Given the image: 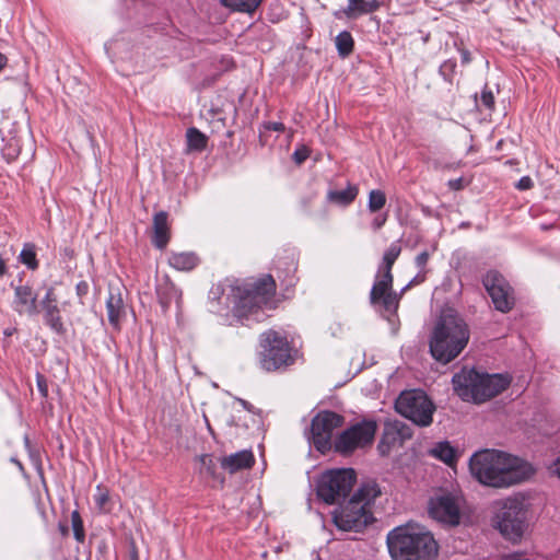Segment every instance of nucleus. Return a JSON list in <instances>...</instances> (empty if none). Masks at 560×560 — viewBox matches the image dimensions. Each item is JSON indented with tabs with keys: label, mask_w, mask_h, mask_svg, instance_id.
Masks as SVG:
<instances>
[{
	"label": "nucleus",
	"mask_w": 560,
	"mask_h": 560,
	"mask_svg": "<svg viewBox=\"0 0 560 560\" xmlns=\"http://www.w3.org/2000/svg\"><path fill=\"white\" fill-rule=\"evenodd\" d=\"M469 469L480 483L493 488L522 483L535 472L529 463L498 450L476 452L470 457Z\"/></svg>",
	"instance_id": "1"
},
{
	"label": "nucleus",
	"mask_w": 560,
	"mask_h": 560,
	"mask_svg": "<svg viewBox=\"0 0 560 560\" xmlns=\"http://www.w3.org/2000/svg\"><path fill=\"white\" fill-rule=\"evenodd\" d=\"M470 332L465 320L452 310L443 312L435 323L429 347L432 357L450 363L466 348Z\"/></svg>",
	"instance_id": "2"
},
{
	"label": "nucleus",
	"mask_w": 560,
	"mask_h": 560,
	"mask_svg": "<svg viewBox=\"0 0 560 560\" xmlns=\"http://www.w3.org/2000/svg\"><path fill=\"white\" fill-rule=\"evenodd\" d=\"M387 547L394 560H431L438 555V544L431 533L415 524L392 529Z\"/></svg>",
	"instance_id": "3"
},
{
	"label": "nucleus",
	"mask_w": 560,
	"mask_h": 560,
	"mask_svg": "<svg viewBox=\"0 0 560 560\" xmlns=\"http://www.w3.org/2000/svg\"><path fill=\"white\" fill-rule=\"evenodd\" d=\"M276 292V282L271 276H265L254 283L233 289V312L238 318H252L261 322L265 308L271 307Z\"/></svg>",
	"instance_id": "4"
},
{
	"label": "nucleus",
	"mask_w": 560,
	"mask_h": 560,
	"mask_svg": "<svg viewBox=\"0 0 560 560\" xmlns=\"http://www.w3.org/2000/svg\"><path fill=\"white\" fill-rule=\"evenodd\" d=\"M452 383L454 392L464 401L481 404L503 392L510 381L501 374L490 375L464 368L454 374Z\"/></svg>",
	"instance_id": "5"
},
{
	"label": "nucleus",
	"mask_w": 560,
	"mask_h": 560,
	"mask_svg": "<svg viewBox=\"0 0 560 560\" xmlns=\"http://www.w3.org/2000/svg\"><path fill=\"white\" fill-rule=\"evenodd\" d=\"M400 253L398 241L386 249L370 292V303L387 319L396 314L399 306V295L393 291L392 268Z\"/></svg>",
	"instance_id": "6"
},
{
	"label": "nucleus",
	"mask_w": 560,
	"mask_h": 560,
	"mask_svg": "<svg viewBox=\"0 0 560 560\" xmlns=\"http://www.w3.org/2000/svg\"><path fill=\"white\" fill-rule=\"evenodd\" d=\"M528 513L527 499L517 493L497 502L492 524L505 539L516 542L527 529Z\"/></svg>",
	"instance_id": "7"
},
{
	"label": "nucleus",
	"mask_w": 560,
	"mask_h": 560,
	"mask_svg": "<svg viewBox=\"0 0 560 560\" xmlns=\"http://www.w3.org/2000/svg\"><path fill=\"white\" fill-rule=\"evenodd\" d=\"M357 480L352 468L330 469L323 472L316 482V492L320 500L327 504L345 499Z\"/></svg>",
	"instance_id": "8"
},
{
	"label": "nucleus",
	"mask_w": 560,
	"mask_h": 560,
	"mask_svg": "<svg viewBox=\"0 0 560 560\" xmlns=\"http://www.w3.org/2000/svg\"><path fill=\"white\" fill-rule=\"evenodd\" d=\"M260 346L264 349L260 365L266 371H275L293 363L291 348L285 337L269 330L260 336Z\"/></svg>",
	"instance_id": "9"
},
{
	"label": "nucleus",
	"mask_w": 560,
	"mask_h": 560,
	"mask_svg": "<svg viewBox=\"0 0 560 560\" xmlns=\"http://www.w3.org/2000/svg\"><path fill=\"white\" fill-rule=\"evenodd\" d=\"M396 410L418 425L432 422L434 406L422 390H409L399 395L395 404Z\"/></svg>",
	"instance_id": "10"
},
{
	"label": "nucleus",
	"mask_w": 560,
	"mask_h": 560,
	"mask_svg": "<svg viewBox=\"0 0 560 560\" xmlns=\"http://www.w3.org/2000/svg\"><path fill=\"white\" fill-rule=\"evenodd\" d=\"M377 423L374 420H362L345 430L335 441L334 448L337 453L348 455L358 448H363L373 443Z\"/></svg>",
	"instance_id": "11"
},
{
	"label": "nucleus",
	"mask_w": 560,
	"mask_h": 560,
	"mask_svg": "<svg viewBox=\"0 0 560 560\" xmlns=\"http://www.w3.org/2000/svg\"><path fill=\"white\" fill-rule=\"evenodd\" d=\"M332 521L340 530L360 532L372 521V514L360 500L350 499L334 511Z\"/></svg>",
	"instance_id": "12"
},
{
	"label": "nucleus",
	"mask_w": 560,
	"mask_h": 560,
	"mask_svg": "<svg viewBox=\"0 0 560 560\" xmlns=\"http://www.w3.org/2000/svg\"><path fill=\"white\" fill-rule=\"evenodd\" d=\"M343 417L334 412L324 410L318 412L311 423V440L317 451L325 453L331 448L332 432L341 427Z\"/></svg>",
	"instance_id": "13"
},
{
	"label": "nucleus",
	"mask_w": 560,
	"mask_h": 560,
	"mask_svg": "<svg viewBox=\"0 0 560 560\" xmlns=\"http://www.w3.org/2000/svg\"><path fill=\"white\" fill-rule=\"evenodd\" d=\"M482 283L495 310L508 313L513 308L515 303L513 289L501 273L494 270L488 271Z\"/></svg>",
	"instance_id": "14"
},
{
	"label": "nucleus",
	"mask_w": 560,
	"mask_h": 560,
	"mask_svg": "<svg viewBox=\"0 0 560 560\" xmlns=\"http://www.w3.org/2000/svg\"><path fill=\"white\" fill-rule=\"evenodd\" d=\"M429 513L434 520L441 523L452 526L459 524V506L452 495L446 494L431 499Z\"/></svg>",
	"instance_id": "15"
},
{
	"label": "nucleus",
	"mask_w": 560,
	"mask_h": 560,
	"mask_svg": "<svg viewBox=\"0 0 560 560\" xmlns=\"http://www.w3.org/2000/svg\"><path fill=\"white\" fill-rule=\"evenodd\" d=\"M45 324L56 334L62 335L66 329L60 316L59 300L54 288H48L40 301Z\"/></svg>",
	"instance_id": "16"
},
{
	"label": "nucleus",
	"mask_w": 560,
	"mask_h": 560,
	"mask_svg": "<svg viewBox=\"0 0 560 560\" xmlns=\"http://www.w3.org/2000/svg\"><path fill=\"white\" fill-rule=\"evenodd\" d=\"M410 436L411 432L404 422L398 420L386 422L377 448L382 455H386L392 446L401 444Z\"/></svg>",
	"instance_id": "17"
},
{
	"label": "nucleus",
	"mask_w": 560,
	"mask_h": 560,
	"mask_svg": "<svg viewBox=\"0 0 560 560\" xmlns=\"http://www.w3.org/2000/svg\"><path fill=\"white\" fill-rule=\"evenodd\" d=\"M106 311L109 324L118 328L120 320L126 315V304L122 298L121 287L118 283H109Z\"/></svg>",
	"instance_id": "18"
},
{
	"label": "nucleus",
	"mask_w": 560,
	"mask_h": 560,
	"mask_svg": "<svg viewBox=\"0 0 560 560\" xmlns=\"http://www.w3.org/2000/svg\"><path fill=\"white\" fill-rule=\"evenodd\" d=\"M13 307L19 314L34 316L37 314V295L28 285L15 288Z\"/></svg>",
	"instance_id": "19"
},
{
	"label": "nucleus",
	"mask_w": 560,
	"mask_h": 560,
	"mask_svg": "<svg viewBox=\"0 0 560 560\" xmlns=\"http://www.w3.org/2000/svg\"><path fill=\"white\" fill-rule=\"evenodd\" d=\"M254 462L255 458L250 451H241L223 457L221 466L230 474H234L238 470L250 468Z\"/></svg>",
	"instance_id": "20"
},
{
	"label": "nucleus",
	"mask_w": 560,
	"mask_h": 560,
	"mask_svg": "<svg viewBox=\"0 0 560 560\" xmlns=\"http://www.w3.org/2000/svg\"><path fill=\"white\" fill-rule=\"evenodd\" d=\"M153 230H154L153 244L160 249L164 248L170 238L166 212L160 211L154 215Z\"/></svg>",
	"instance_id": "21"
},
{
	"label": "nucleus",
	"mask_w": 560,
	"mask_h": 560,
	"mask_svg": "<svg viewBox=\"0 0 560 560\" xmlns=\"http://www.w3.org/2000/svg\"><path fill=\"white\" fill-rule=\"evenodd\" d=\"M348 7L345 9L343 13L349 19L375 12L380 8L377 0H348Z\"/></svg>",
	"instance_id": "22"
},
{
	"label": "nucleus",
	"mask_w": 560,
	"mask_h": 560,
	"mask_svg": "<svg viewBox=\"0 0 560 560\" xmlns=\"http://www.w3.org/2000/svg\"><path fill=\"white\" fill-rule=\"evenodd\" d=\"M380 494L381 490L377 483L374 481H370L363 483L351 499L360 500V502L364 504L365 509L370 510V505Z\"/></svg>",
	"instance_id": "23"
},
{
	"label": "nucleus",
	"mask_w": 560,
	"mask_h": 560,
	"mask_svg": "<svg viewBox=\"0 0 560 560\" xmlns=\"http://www.w3.org/2000/svg\"><path fill=\"white\" fill-rule=\"evenodd\" d=\"M168 262L177 270L189 271L198 265V257L194 253H174Z\"/></svg>",
	"instance_id": "24"
},
{
	"label": "nucleus",
	"mask_w": 560,
	"mask_h": 560,
	"mask_svg": "<svg viewBox=\"0 0 560 560\" xmlns=\"http://www.w3.org/2000/svg\"><path fill=\"white\" fill-rule=\"evenodd\" d=\"M358 191L359 190L357 186L348 185L347 188L341 190H330L327 197L331 202L347 206L355 199Z\"/></svg>",
	"instance_id": "25"
},
{
	"label": "nucleus",
	"mask_w": 560,
	"mask_h": 560,
	"mask_svg": "<svg viewBox=\"0 0 560 560\" xmlns=\"http://www.w3.org/2000/svg\"><path fill=\"white\" fill-rule=\"evenodd\" d=\"M220 2L232 11L253 13L261 4L262 0H220Z\"/></svg>",
	"instance_id": "26"
},
{
	"label": "nucleus",
	"mask_w": 560,
	"mask_h": 560,
	"mask_svg": "<svg viewBox=\"0 0 560 560\" xmlns=\"http://www.w3.org/2000/svg\"><path fill=\"white\" fill-rule=\"evenodd\" d=\"M429 454L447 465H451L456 458L455 450L446 441L438 443L429 451Z\"/></svg>",
	"instance_id": "27"
},
{
	"label": "nucleus",
	"mask_w": 560,
	"mask_h": 560,
	"mask_svg": "<svg viewBox=\"0 0 560 560\" xmlns=\"http://www.w3.org/2000/svg\"><path fill=\"white\" fill-rule=\"evenodd\" d=\"M187 147L190 151H202L206 149L208 138L197 128H189L186 132Z\"/></svg>",
	"instance_id": "28"
},
{
	"label": "nucleus",
	"mask_w": 560,
	"mask_h": 560,
	"mask_svg": "<svg viewBox=\"0 0 560 560\" xmlns=\"http://www.w3.org/2000/svg\"><path fill=\"white\" fill-rule=\"evenodd\" d=\"M94 502L97 510L101 513H110L113 510L109 492L108 490L102 488L101 486L96 487V493L94 494Z\"/></svg>",
	"instance_id": "29"
},
{
	"label": "nucleus",
	"mask_w": 560,
	"mask_h": 560,
	"mask_svg": "<svg viewBox=\"0 0 560 560\" xmlns=\"http://www.w3.org/2000/svg\"><path fill=\"white\" fill-rule=\"evenodd\" d=\"M336 47L340 56L347 57L353 50V38L347 31L341 32L336 37Z\"/></svg>",
	"instance_id": "30"
},
{
	"label": "nucleus",
	"mask_w": 560,
	"mask_h": 560,
	"mask_svg": "<svg viewBox=\"0 0 560 560\" xmlns=\"http://www.w3.org/2000/svg\"><path fill=\"white\" fill-rule=\"evenodd\" d=\"M20 260L30 269L35 270L38 267L36 259L35 246L33 244H25L20 253Z\"/></svg>",
	"instance_id": "31"
},
{
	"label": "nucleus",
	"mask_w": 560,
	"mask_h": 560,
	"mask_svg": "<svg viewBox=\"0 0 560 560\" xmlns=\"http://www.w3.org/2000/svg\"><path fill=\"white\" fill-rule=\"evenodd\" d=\"M198 462L200 464L199 472L202 476H207V477L217 479V475H215L217 465L211 455H208V454L200 455L198 457Z\"/></svg>",
	"instance_id": "32"
},
{
	"label": "nucleus",
	"mask_w": 560,
	"mask_h": 560,
	"mask_svg": "<svg viewBox=\"0 0 560 560\" xmlns=\"http://www.w3.org/2000/svg\"><path fill=\"white\" fill-rule=\"evenodd\" d=\"M386 203V196L380 189L371 190L369 194L368 207L371 212L381 210Z\"/></svg>",
	"instance_id": "33"
},
{
	"label": "nucleus",
	"mask_w": 560,
	"mask_h": 560,
	"mask_svg": "<svg viewBox=\"0 0 560 560\" xmlns=\"http://www.w3.org/2000/svg\"><path fill=\"white\" fill-rule=\"evenodd\" d=\"M71 524L75 540L79 542H83L85 539V532L83 521L81 518L80 513L77 510L71 513Z\"/></svg>",
	"instance_id": "34"
},
{
	"label": "nucleus",
	"mask_w": 560,
	"mask_h": 560,
	"mask_svg": "<svg viewBox=\"0 0 560 560\" xmlns=\"http://www.w3.org/2000/svg\"><path fill=\"white\" fill-rule=\"evenodd\" d=\"M480 103L487 109L492 110L494 108V96H493V93L490 90H488L487 88H485L481 91Z\"/></svg>",
	"instance_id": "35"
},
{
	"label": "nucleus",
	"mask_w": 560,
	"mask_h": 560,
	"mask_svg": "<svg viewBox=\"0 0 560 560\" xmlns=\"http://www.w3.org/2000/svg\"><path fill=\"white\" fill-rule=\"evenodd\" d=\"M310 155V151L306 147L298 148L293 153V160L296 164L303 163Z\"/></svg>",
	"instance_id": "36"
},
{
	"label": "nucleus",
	"mask_w": 560,
	"mask_h": 560,
	"mask_svg": "<svg viewBox=\"0 0 560 560\" xmlns=\"http://www.w3.org/2000/svg\"><path fill=\"white\" fill-rule=\"evenodd\" d=\"M90 285L86 281H80L77 287V295L79 296L80 303L83 304L82 299L89 293Z\"/></svg>",
	"instance_id": "37"
},
{
	"label": "nucleus",
	"mask_w": 560,
	"mask_h": 560,
	"mask_svg": "<svg viewBox=\"0 0 560 560\" xmlns=\"http://www.w3.org/2000/svg\"><path fill=\"white\" fill-rule=\"evenodd\" d=\"M429 257H430V255L428 252L424 250V252L420 253L419 255H417V257L415 259L416 266L419 269L423 270L429 260Z\"/></svg>",
	"instance_id": "38"
},
{
	"label": "nucleus",
	"mask_w": 560,
	"mask_h": 560,
	"mask_svg": "<svg viewBox=\"0 0 560 560\" xmlns=\"http://www.w3.org/2000/svg\"><path fill=\"white\" fill-rule=\"evenodd\" d=\"M37 387L43 397H47L48 388L44 376L37 375Z\"/></svg>",
	"instance_id": "39"
},
{
	"label": "nucleus",
	"mask_w": 560,
	"mask_h": 560,
	"mask_svg": "<svg viewBox=\"0 0 560 560\" xmlns=\"http://www.w3.org/2000/svg\"><path fill=\"white\" fill-rule=\"evenodd\" d=\"M533 186V180L528 176L522 177L518 183L516 184V187L521 190L529 189Z\"/></svg>",
	"instance_id": "40"
},
{
	"label": "nucleus",
	"mask_w": 560,
	"mask_h": 560,
	"mask_svg": "<svg viewBox=\"0 0 560 560\" xmlns=\"http://www.w3.org/2000/svg\"><path fill=\"white\" fill-rule=\"evenodd\" d=\"M424 280V275H417L402 290L401 292L398 294L399 295V299L401 298V294L407 290L409 289L411 285L413 284H419L421 283L422 281Z\"/></svg>",
	"instance_id": "41"
},
{
	"label": "nucleus",
	"mask_w": 560,
	"mask_h": 560,
	"mask_svg": "<svg viewBox=\"0 0 560 560\" xmlns=\"http://www.w3.org/2000/svg\"><path fill=\"white\" fill-rule=\"evenodd\" d=\"M456 67V63L455 61H452V60H447L445 61L441 68H440V71L445 75L446 74V71H450L452 72Z\"/></svg>",
	"instance_id": "42"
},
{
	"label": "nucleus",
	"mask_w": 560,
	"mask_h": 560,
	"mask_svg": "<svg viewBox=\"0 0 560 560\" xmlns=\"http://www.w3.org/2000/svg\"><path fill=\"white\" fill-rule=\"evenodd\" d=\"M266 128L268 130H272V131H283L284 130V125L282 122H279V121H270L266 125Z\"/></svg>",
	"instance_id": "43"
},
{
	"label": "nucleus",
	"mask_w": 560,
	"mask_h": 560,
	"mask_svg": "<svg viewBox=\"0 0 560 560\" xmlns=\"http://www.w3.org/2000/svg\"><path fill=\"white\" fill-rule=\"evenodd\" d=\"M386 219V215L376 217L372 222V226L374 228V230L381 229L385 224Z\"/></svg>",
	"instance_id": "44"
},
{
	"label": "nucleus",
	"mask_w": 560,
	"mask_h": 560,
	"mask_svg": "<svg viewBox=\"0 0 560 560\" xmlns=\"http://www.w3.org/2000/svg\"><path fill=\"white\" fill-rule=\"evenodd\" d=\"M460 55H462V62L463 63H469L470 62L471 58H470V54H469L468 50L463 49L460 51Z\"/></svg>",
	"instance_id": "45"
},
{
	"label": "nucleus",
	"mask_w": 560,
	"mask_h": 560,
	"mask_svg": "<svg viewBox=\"0 0 560 560\" xmlns=\"http://www.w3.org/2000/svg\"><path fill=\"white\" fill-rule=\"evenodd\" d=\"M448 185L453 189H460L462 188V179L458 178V179L450 180Z\"/></svg>",
	"instance_id": "46"
},
{
	"label": "nucleus",
	"mask_w": 560,
	"mask_h": 560,
	"mask_svg": "<svg viewBox=\"0 0 560 560\" xmlns=\"http://www.w3.org/2000/svg\"><path fill=\"white\" fill-rule=\"evenodd\" d=\"M7 56L0 52V71L7 66Z\"/></svg>",
	"instance_id": "47"
},
{
	"label": "nucleus",
	"mask_w": 560,
	"mask_h": 560,
	"mask_svg": "<svg viewBox=\"0 0 560 560\" xmlns=\"http://www.w3.org/2000/svg\"><path fill=\"white\" fill-rule=\"evenodd\" d=\"M159 296H160L161 304L163 305L164 308H166L170 304V300L167 298L163 296L160 292H159Z\"/></svg>",
	"instance_id": "48"
},
{
	"label": "nucleus",
	"mask_w": 560,
	"mask_h": 560,
	"mask_svg": "<svg viewBox=\"0 0 560 560\" xmlns=\"http://www.w3.org/2000/svg\"><path fill=\"white\" fill-rule=\"evenodd\" d=\"M553 465H555V467H556V468H555V471H556L557 476L560 478V457H558V458L556 459V462H555V464H553Z\"/></svg>",
	"instance_id": "49"
},
{
	"label": "nucleus",
	"mask_w": 560,
	"mask_h": 560,
	"mask_svg": "<svg viewBox=\"0 0 560 560\" xmlns=\"http://www.w3.org/2000/svg\"><path fill=\"white\" fill-rule=\"evenodd\" d=\"M4 272H5V262L2 259V257L0 256V277L3 276Z\"/></svg>",
	"instance_id": "50"
},
{
	"label": "nucleus",
	"mask_w": 560,
	"mask_h": 560,
	"mask_svg": "<svg viewBox=\"0 0 560 560\" xmlns=\"http://www.w3.org/2000/svg\"><path fill=\"white\" fill-rule=\"evenodd\" d=\"M60 529H61L62 534H67L68 533V527L65 526V525H60Z\"/></svg>",
	"instance_id": "51"
},
{
	"label": "nucleus",
	"mask_w": 560,
	"mask_h": 560,
	"mask_svg": "<svg viewBox=\"0 0 560 560\" xmlns=\"http://www.w3.org/2000/svg\"><path fill=\"white\" fill-rule=\"evenodd\" d=\"M4 334H5L7 336H11V335H12V332H11L10 330H7Z\"/></svg>",
	"instance_id": "52"
}]
</instances>
